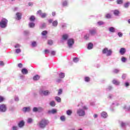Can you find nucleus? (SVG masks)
I'll list each match as a JSON object with an SVG mask.
<instances>
[{
  "mask_svg": "<svg viewBox=\"0 0 130 130\" xmlns=\"http://www.w3.org/2000/svg\"><path fill=\"white\" fill-rule=\"evenodd\" d=\"M103 54H106L107 56H110L112 54V50L111 49L108 50V48H105L102 50Z\"/></svg>",
  "mask_w": 130,
  "mask_h": 130,
  "instance_id": "obj_6",
  "label": "nucleus"
},
{
  "mask_svg": "<svg viewBox=\"0 0 130 130\" xmlns=\"http://www.w3.org/2000/svg\"><path fill=\"white\" fill-rule=\"evenodd\" d=\"M93 46H94V45H93V43H89L87 44V49H88V50H91V49H93Z\"/></svg>",
  "mask_w": 130,
  "mask_h": 130,
  "instance_id": "obj_20",
  "label": "nucleus"
},
{
  "mask_svg": "<svg viewBox=\"0 0 130 130\" xmlns=\"http://www.w3.org/2000/svg\"><path fill=\"white\" fill-rule=\"evenodd\" d=\"M112 89H113V87H112L111 86H109L108 87V88H107L106 90L107 91H111Z\"/></svg>",
  "mask_w": 130,
  "mask_h": 130,
  "instance_id": "obj_52",
  "label": "nucleus"
},
{
  "mask_svg": "<svg viewBox=\"0 0 130 130\" xmlns=\"http://www.w3.org/2000/svg\"><path fill=\"white\" fill-rule=\"evenodd\" d=\"M48 34V31H47V30H44L41 33L42 36H45L47 35Z\"/></svg>",
  "mask_w": 130,
  "mask_h": 130,
  "instance_id": "obj_38",
  "label": "nucleus"
},
{
  "mask_svg": "<svg viewBox=\"0 0 130 130\" xmlns=\"http://www.w3.org/2000/svg\"><path fill=\"white\" fill-rule=\"evenodd\" d=\"M124 85H125V87H126V88H127V87H129V82H125L124 83Z\"/></svg>",
  "mask_w": 130,
  "mask_h": 130,
  "instance_id": "obj_57",
  "label": "nucleus"
},
{
  "mask_svg": "<svg viewBox=\"0 0 130 130\" xmlns=\"http://www.w3.org/2000/svg\"><path fill=\"white\" fill-rule=\"evenodd\" d=\"M18 67L19 68V69H22V68H23V64H22V63H18Z\"/></svg>",
  "mask_w": 130,
  "mask_h": 130,
  "instance_id": "obj_59",
  "label": "nucleus"
},
{
  "mask_svg": "<svg viewBox=\"0 0 130 130\" xmlns=\"http://www.w3.org/2000/svg\"><path fill=\"white\" fill-rule=\"evenodd\" d=\"M119 72H120V70L117 69H114L113 71V73H114V74H118Z\"/></svg>",
  "mask_w": 130,
  "mask_h": 130,
  "instance_id": "obj_41",
  "label": "nucleus"
},
{
  "mask_svg": "<svg viewBox=\"0 0 130 130\" xmlns=\"http://www.w3.org/2000/svg\"><path fill=\"white\" fill-rule=\"evenodd\" d=\"M7 105L4 104L0 105L1 113H5V112H7Z\"/></svg>",
  "mask_w": 130,
  "mask_h": 130,
  "instance_id": "obj_8",
  "label": "nucleus"
},
{
  "mask_svg": "<svg viewBox=\"0 0 130 130\" xmlns=\"http://www.w3.org/2000/svg\"><path fill=\"white\" fill-rule=\"evenodd\" d=\"M44 51H45V54H48V53H49V52H50V51L48 49H45Z\"/></svg>",
  "mask_w": 130,
  "mask_h": 130,
  "instance_id": "obj_61",
  "label": "nucleus"
},
{
  "mask_svg": "<svg viewBox=\"0 0 130 130\" xmlns=\"http://www.w3.org/2000/svg\"><path fill=\"white\" fill-rule=\"evenodd\" d=\"M62 40H61V42L62 41H68L69 40V35L64 34L62 36Z\"/></svg>",
  "mask_w": 130,
  "mask_h": 130,
  "instance_id": "obj_11",
  "label": "nucleus"
},
{
  "mask_svg": "<svg viewBox=\"0 0 130 130\" xmlns=\"http://www.w3.org/2000/svg\"><path fill=\"white\" fill-rule=\"evenodd\" d=\"M90 36H91L90 34L89 33L86 34L84 36V39H85V40H89V39H90Z\"/></svg>",
  "mask_w": 130,
  "mask_h": 130,
  "instance_id": "obj_22",
  "label": "nucleus"
},
{
  "mask_svg": "<svg viewBox=\"0 0 130 130\" xmlns=\"http://www.w3.org/2000/svg\"><path fill=\"white\" fill-rule=\"evenodd\" d=\"M18 126L20 128H22V127H24V126H25V121H24V120H23L20 121L18 123Z\"/></svg>",
  "mask_w": 130,
  "mask_h": 130,
  "instance_id": "obj_10",
  "label": "nucleus"
},
{
  "mask_svg": "<svg viewBox=\"0 0 130 130\" xmlns=\"http://www.w3.org/2000/svg\"><path fill=\"white\" fill-rule=\"evenodd\" d=\"M66 114H67L69 116H71L72 114H73V111L71 109H69L66 111Z\"/></svg>",
  "mask_w": 130,
  "mask_h": 130,
  "instance_id": "obj_28",
  "label": "nucleus"
},
{
  "mask_svg": "<svg viewBox=\"0 0 130 130\" xmlns=\"http://www.w3.org/2000/svg\"><path fill=\"white\" fill-rule=\"evenodd\" d=\"M8 19L2 18L0 21V27L2 29H5L8 27Z\"/></svg>",
  "mask_w": 130,
  "mask_h": 130,
  "instance_id": "obj_3",
  "label": "nucleus"
},
{
  "mask_svg": "<svg viewBox=\"0 0 130 130\" xmlns=\"http://www.w3.org/2000/svg\"><path fill=\"white\" fill-rule=\"evenodd\" d=\"M101 116L103 118H107V116H108V115L107 114V113L106 112H103L101 114Z\"/></svg>",
  "mask_w": 130,
  "mask_h": 130,
  "instance_id": "obj_17",
  "label": "nucleus"
},
{
  "mask_svg": "<svg viewBox=\"0 0 130 130\" xmlns=\"http://www.w3.org/2000/svg\"><path fill=\"white\" fill-rule=\"evenodd\" d=\"M60 120H61V121H64L66 120V116H61L60 117Z\"/></svg>",
  "mask_w": 130,
  "mask_h": 130,
  "instance_id": "obj_47",
  "label": "nucleus"
},
{
  "mask_svg": "<svg viewBox=\"0 0 130 130\" xmlns=\"http://www.w3.org/2000/svg\"><path fill=\"white\" fill-rule=\"evenodd\" d=\"M28 26L29 28H34L35 27V23L34 22H29Z\"/></svg>",
  "mask_w": 130,
  "mask_h": 130,
  "instance_id": "obj_32",
  "label": "nucleus"
},
{
  "mask_svg": "<svg viewBox=\"0 0 130 130\" xmlns=\"http://www.w3.org/2000/svg\"><path fill=\"white\" fill-rule=\"evenodd\" d=\"M49 105L50 106H52V107H54V106L56 105L55 102H54V101H52L50 102Z\"/></svg>",
  "mask_w": 130,
  "mask_h": 130,
  "instance_id": "obj_35",
  "label": "nucleus"
},
{
  "mask_svg": "<svg viewBox=\"0 0 130 130\" xmlns=\"http://www.w3.org/2000/svg\"><path fill=\"white\" fill-rule=\"evenodd\" d=\"M56 82L58 84H60V83H63V80L62 78H59L56 80Z\"/></svg>",
  "mask_w": 130,
  "mask_h": 130,
  "instance_id": "obj_29",
  "label": "nucleus"
},
{
  "mask_svg": "<svg viewBox=\"0 0 130 130\" xmlns=\"http://www.w3.org/2000/svg\"><path fill=\"white\" fill-rule=\"evenodd\" d=\"M48 22L49 24H52V27H54V28H56L58 25V22L57 20L53 21V19H48Z\"/></svg>",
  "mask_w": 130,
  "mask_h": 130,
  "instance_id": "obj_7",
  "label": "nucleus"
},
{
  "mask_svg": "<svg viewBox=\"0 0 130 130\" xmlns=\"http://www.w3.org/2000/svg\"><path fill=\"white\" fill-rule=\"evenodd\" d=\"M48 44L49 45H52L53 44V42L52 41V40H50L48 41Z\"/></svg>",
  "mask_w": 130,
  "mask_h": 130,
  "instance_id": "obj_50",
  "label": "nucleus"
},
{
  "mask_svg": "<svg viewBox=\"0 0 130 130\" xmlns=\"http://www.w3.org/2000/svg\"><path fill=\"white\" fill-rule=\"evenodd\" d=\"M35 20H36V18H35V17H30L29 18V21H30V22H34V21H35Z\"/></svg>",
  "mask_w": 130,
  "mask_h": 130,
  "instance_id": "obj_43",
  "label": "nucleus"
},
{
  "mask_svg": "<svg viewBox=\"0 0 130 130\" xmlns=\"http://www.w3.org/2000/svg\"><path fill=\"white\" fill-rule=\"evenodd\" d=\"M117 35H118V36L119 37H122L123 34H122V33L121 32H118L117 33Z\"/></svg>",
  "mask_w": 130,
  "mask_h": 130,
  "instance_id": "obj_60",
  "label": "nucleus"
},
{
  "mask_svg": "<svg viewBox=\"0 0 130 130\" xmlns=\"http://www.w3.org/2000/svg\"><path fill=\"white\" fill-rule=\"evenodd\" d=\"M27 123H32L33 122V119L32 118H28L27 121Z\"/></svg>",
  "mask_w": 130,
  "mask_h": 130,
  "instance_id": "obj_40",
  "label": "nucleus"
},
{
  "mask_svg": "<svg viewBox=\"0 0 130 130\" xmlns=\"http://www.w3.org/2000/svg\"><path fill=\"white\" fill-rule=\"evenodd\" d=\"M112 83L114 85H115L116 86H119V85L120 84V82H119V81H118L115 79L113 80Z\"/></svg>",
  "mask_w": 130,
  "mask_h": 130,
  "instance_id": "obj_23",
  "label": "nucleus"
},
{
  "mask_svg": "<svg viewBox=\"0 0 130 130\" xmlns=\"http://www.w3.org/2000/svg\"><path fill=\"white\" fill-rule=\"evenodd\" d=\"M5 100V98L4 96H0V103H2V102H4V101Z\"/></svg>",
  "mask_w": 130,
  "mask_h": 130,
  "instance_id": "obj_55",
  "label": "nucleus"
},
{
  "mask_svg": "<svg viewBox=\"0 0 130 130\" xmlns=\"http://www.w3.org/2000/svg\"><path fill=\"white\" fill-rule=\"evenodd\" d=\"M56 112H57V110H56V109H52L51 110H49L48 111V113L49 114H55V113H56Z\"/></svg>",
  "mask_w": 130,
  "mask_h": 130,
  "instance_id": "obj_16",
  "label": "nucleus"
},
{
  "mask_svg": "<svg viewBox=\"0 0 130 130\" xmlns=\"http://www.w3.org/2000/svg\"><path fill=\"white\" fill-rule=\"evenodd\" d=\"M37 45V42L36 41H34L31 43V46L32 47H35Z\"/></svg>",
  "mask_w": 130,
  "mask_h": 130,
  "instance_id": "obj_46",
  "label": "nucleus"
},
{
  "mask_svg": "<svg viewBox=\"0 0 130 130\" xmlns=\"http://www.w3.org/2000/svg\"><path fill=\"white\" fill-rule=\"evenodd\" d=\"M40 29H44V28H46V23H43L40 26Z\"/></svg>",
  "mask_w": 130,
  "mask_h": 130,
  "instance_id": "obj_34",
  "label": "nucleus"
},
{
  "mask_svg": "<svg viewBox=\"0 0 130 130\" xmlns=\"http://www.w3.org/2000/svg\"><path fill=\"white\" fill-rule=\"evenodd\" d=\"M14 47L15 48H20L21 47V45L19 44H16V45H14Z\"/></svg>",
  "mask_w": 130,
  "mask_h": 130,
  "instance_id": "obj_56",
  "label": "nucleus"
},
{
  "mask_svg": "<svg viewBox=\"0 0 130 130\" xmlns=\"http://www.w3.org/2000/svg\"><path fill=\"white\" fill-rule=\"evenodd\" d=\"M55 53H56V52H55V51H51V55L54 56V55H55Z\"/></svg>",
  "mask_w": 130,
  "mask_h": 130,
  "instance_id": "obj_64",
  "label": "nucleus"
},
{
  "mask_svg": "<svg viewBox=\"0 0 130 130\" xmlns=\"http://www.w3.org/2000/svg\"><path fill=\"white\" fill-rule=\"evenodd\" d=\"M61 28H62V29H66V28H67V24L66 23H62L61 24Z\"/></svg>",
  "mask_w": 130,
  "mask_h": 130,
  "instance_id": "obj_49",
  "label": "nucleus"
},
{
  "mask_svg": "<svg viewBox=\"0 0 130 130\" xmlns=\"http://www.w3.org/2000/svg\"><path fill=\"white\" fill-rule=\"evenodd\" d=\"M118 105H119V104H118L117 102H113L111 106L110 110L112 111H114V109L113 107H114V106H118Z\"/></svg>",
  "mask_w": 130,
  "mask_h": 130,
  "instance_id": "obj_12",
  "label": "nucleus"
},
{
  "mask_svg": "<svg viewBox=\"0 0 130 130\" xmlns=\"http://www.w3.org/2000/svg\"><path fill=\"white\" fill-rule=\"evenodd\" d=\"M62 7H68L69 5V2L67 1H63L62 2Z\"/></svg>",
  "mask_w": 130,
  "mask_h": 130,
  "instance_id": "obj_27",
  "label": "nucleus"
},
{
  "mask_svg": "<svg viewBox=\"0 0 130 130\" xmlns=\"http://www.w3.org/2000/svg\"><path fill=\"white\" fill-rule=\"evenodd\" d=\"M112 12L115 16H118L119 15V11L117 10H113Z\"/></svg>",
  "mask_w": 130,
  "mask_h": 130,
  "instance_id": "obj_31",
  "label": "nucleus"
},
{
  "mask_svg": "<svg viewBox=\"0 0 130 130\" xmlns=\"http://www.w3.org/2000/svg\"><path fill=\"white\" fill-rule=\"evenodd\" d=\"M23 112H30L31 111V108L30 107H24L22 108Z\"/></svg>",
  "mask_w": 130,
  "mask_h": 130,
  "instance_id": "obj_14",
  "label": "nucleus"
},
{
  "mask_svg": "<svg viewBox=\"0 0 130 130\" xmlns=\"http://www.w3.org/2000/svg\"><path fill=\"white\" fill-rule=\"evenodd\" d=\"M126 52V49H125V48H121L119 50V53L121 54V55H123L125 54V53Z\"/></svg>",
  "mask_w": 130,
  "mask_h": 130,
  "instance_id": "obj_15",
  "label": "nucleus"
},
{
  "mask_svg": "<svg viewBox=\"0 0 130 130\" xmlns=\"http://www.w3.org/2000/svg\"><path fill=\"white\" fill-rule=\"evenodd\" d=\"M44 111V109L42 108V107H38V112H39V113L41 112H43Z\"/></svg>",
  "mask_w": 130,
  "mask_h": 130,
  "instance_id": "obj_30",
  "label": "nucleus"
},
{
  "mask_svg": "<svg viewBox=\"0 0 130 130\" xmlns=\"http://www.w3.org/2000/svg\"><path fill=\"white\" fill-rule=\"evenodd\" d=\"M58 76L59 78L60 79H64V77H66V74L63 72H60L58 74Z\"/></svg>",
  "mask_w": 130,
  "mask_h": 130,
  "instance_id": "obj_18",
  "label": "nucleus"
},
{
  "mask_svg": "<svg viewBox=\"0 0 130 130\" xmlns=\"http://www.w3.org/2000/svg\"><path fill=\"white\" fill-rule=\"evenodd\" d=\"M88 108L87 106H84L82 108H79L77 110L76 113L78 116L83 117L86 115V110H88Z\"/></svg>",
  "mask_w": 130,
  "mask_h": 130,
  "instance_id": "obj_1",
  "label": "nucleus"
},
{
  "mask_svg": "<svg viewBox=\"0 0 130 130\" xmlns=\"http://www.w3.org/2000/svg\"><path fill=\"white\" fill-rule=\"evenodd\" d=\"M116 3L118 5H121L123 3V0H117Z\"/></svg>",
  "mask_w": 130,
  "mask_h": 130,
  "instance_id": "obj_45",
  "label": "nucleus"
},
{
  "mask_svg": "<svg viewBox=\"0 0 130 130\" xmlns=\"http://www.w3.org/2000/svg\"><path fill=\"white\" fill-rule=\"evenodd\" d=\"M123 109L125 110V111H130V106H124Z\"/></svg>",
  "mask_w": 130,
  "mask_h": 130,
  "instance_id": "obj_36",
  "label": "nucleus"
},
{
  "mask_svg": "<svg viewBox=\"0 0 130 130\" xmlns=\"http://www.w3.org/2000/svg\"><path fill=\"white\" fill-rule=\"evenodd\" d=\"M33 80L34 81H38L40 79V76L38 75H36L33 77Z\"/></svg>",
  "mask_w": 130,
  "mask_h": 130,
  "instance_id": "obj_25",
  "label": "nucleus"
},
{
  "mask_svg": "<svg viewBox=\"0 0 130 130\" xmlns=\"http://www.w3.org/2000/svg\"><path fill=\"white\" fill-rule=\"evenodd\" d=\"M121 60L122 62H126V60H127V59L125 57H122L121 58Z\"/></svg>",
  "mask_w": 130,
  "mask_h": 130,
  "instance_id": "obj_37",
  "label": "nucleus"
},
{
  "mask_svg": "<svg viewBox=\"0 0 130 130\" xmlns=\"http://www.w3.org/2000/svg\"><path fill=\"white\" fill-rule=\"evenodd\" d=\"M9 110L10 111H14L15 110V108L14 107H11L10 108H9Z\"/></svg>",
  "mask_w": 130,
  "mask_h": 130,
  "instance_id": "obj_62",
  "label": "nucleus"
},
{
  "mask_svg": "<svg viewBox=\"0 0 130 130\" xmlns=\"http://www.w3.org/2000/svg\"><path fill=\"white\" fill-rule=\"evenodd\" d=\"M44 87L40 88L39 91V93L40 95H44V96H49L50 95V91L48 90H43Z\"/></svg>",
  "mask_w": 130,
  "mask_h": 130,
  "instance_id": "obj_4",
  "label": "nucleus"
},
{
  "mask_svg": "<svg viewBox=\"0 0 130 130\" xmlns=\"http://www.w3.org/2000/svg\"><path fill=\"white\" fill-rule=\"evenodd\" d=\"M21 73L22 75H27L28 73V69L26 68H22L21 70Z\"/></svg>",
  "mask_w": 130,
  "mask_h": 130,
  "instance_id": "obj_19",
  "label": "nucleus"
},
{
  "mask_svg": "<svg viewBox=\"0 0 130 130\" xmlns=\"http://www.w3.org/2000/svg\"><path fill=\"white\" fill-rule=\"evenodd\" d=\"M88 34H90V35L91 36H95V35H96V34H97V30H96V28H92V29L89 30Z\"/></svg>",
  "mask_w": 130,
  "mask_h": 130,
  "instance_id": "obj_9",
  "label": "nucleus"
},
{
  "mask_svg": "<svg viewBox=\"0 0 130 130\" xmlns=\"http://www.w3.org/2000/svg\"><path fill=\"white\" fill-rule=\"evenodd\" d=\"M16 17H22V14L21 13H17Z\"/></svg>",
  "mask_w": 130,
  "mask_h": 130,
  "instance_id": "obj_63",
  "label": "nucleus"
},
{
  "mask_svg": "<svg viewBox=\"0 0 130 130\" xmlns=\"http://www.w3.org/2000/svg\"><path fill=\"white\" fill-rule=\"evenodd\" d=\"M55 100H56L58 103H60V102H61V99H60V97L59 96H55Z\"/></svg>",
  "mask_w": 130,
  "mask_h": 130,
  "instance_id": "obj_33",
  "label": "nucleus"
},
{
  "mask_svg": "<svg viewBox=\"0 0 130 130\" xmlns=\"http://www.w3.org/2000/svg\"><path fill=\"white\" fill-rule=\"evenodd\" d=\"M21 49L18 48L15 49V52L17 53V54H19V53H21Z\"/></svg>",
  "mask_w": 130,
  "mask_h": 130,
  "instance_id": "obj_42",
  "label": "nucleus"
},
{
  "mask_svg": "<svg viewBox=\"0 0 130 130\" xmlns=\"http://www.w3.org/2000/svg\"><path fill=\"white\" fill-rule=\"evenodd\" d=\"M127 75L126 74H123L122 75V80H125V78H126Z\"/></svg>",
  "mask_w": 130,
  "mask_h": 130,
  "instance_id": "obj_53",
  "label": "nucleus"
},
{
  "mask_svg": "<svg viewBox=\"0 0 130 130\" xmlns=\"http://www.w3.org/2000/svg\"><path fill=\"white\" fill-rule=\"evenodd\" d=\"M33 112H38V107H35L32 109Z\"/></svg>",
  "mask_w": 130,
  "mask_h": 130,
  "instance_id": "obj_44",
  "label": "nucleus"
},
{
  "mask_svg": "<svg viewBox=\"0 0 130 130\" xmlns=\"http://www.w3.org/2000/svg\"><path fill=\"white\" fill-rule=\"evenodd\" d=\"M67 44L69 48H72L75 44V39L73 38H69L67 41Z\"/></svg>",
  "mask_w": 130,
  "mask_h": 130,
  "instance_id": "obj_5",
  "label": "nucleus"
},
{
  "mask_svg": "<svg viewBox=\"0 0 130 130\" xmlns=\"http://www.w3.org/2000/svg\"><path fill=\"white\" fill-rule=\"evenodd\" d=\"M85 83H89L91 81V78L88 76H85L84 78Z\"/></svg>",
  "mask_w": 130,
  "mask_h": 130,
  "instance_id": "obj_24",
  "label": "nucleus"
},
{
  "mask_svg": "<svg viewBox=\"0 0 130 130\" xmlns=\"http://www.w3.org/2000/svg\"><path fill=\"white\" fill-rule=\"evenodd\" d=\"M62 94V89L60 88L58 90V95H61Z\"/></svg>",
  "mask_w": 130,
  "mask_h": 130,
  "instance_id": "obj_54",
  "label": "nucleus"
},
{
  "mask_svg": "<svg viewBox=\"0 0 130 130\" xmlns=\"http://www.w3.org/2000/svg\"><path fill=\"white\" fill-rule=\"evenodd\" d=\"M73 61L74 62H78V61H79V58L78 57H74L73 58Z\"/></svg>",
  "mask_w": 130,
  "mask_h": 130,
  "instance_id": "obj_51",
  "label": "nucleus"
},
{
  "mask_svg": "<svg viewBox=\"0 0 130 130\" xmlns=\"http://www.w3.org/2000/svg\"><path fill=\"white\" fill-rule=\"evenodd\" d=\"M12 130H18L19 129V128L17 126H13L11 128Z\"/></svg>",
  "mask_w": 130,
  "mask_h": 130,
  "instance_id": "obj_48",
  "label": "nucleus"
},
{
  "mask_svg": "<svg viewBox=\"0 0 130 130\" xmlns=\"http://www.w3.org/2000/svg\"><path fill=\"white\" fill-rule=\"evenodd\" d=\"M37 15H39L41 17H46V16H47V14L42 13V11L41 10H38L37 12Z\"/></svg>",
  "mask_w": 130,
  "mask_h": 130,
  "instance_id": "obj_13",
  "label": "nucleus"
},
{
  "mask_svg": "<svg viewBox=\"0 0 130 130\" xmlns=\"http://www.w3.org/2000/svg\"><path fill=\"white\" fill-rule=\"evenodd\" d=\"M109 31L111 33H114L115 32V28L113 26H111L109 28Z\"/></svg>",
  "mask_w": 130,
  "mask_h": 130,
  "instance_id": "obj_26",
  "label": "nucleus"
},
{
  "mask_svg": "<svg viewBox=\"0 0 130 130\" xmlns=\"http://www.w3.org/2000/svg\"><path fill=\"white\" fill-rule=\"evenodd\" d=\"M130 3L129 2H126L124 4V7L125 8V9H127L128 7H129Z\"/></svg>",
  "mask_w": 130,
  "mask_h": 130,
  "instance_id": "obj_39",
  "label": "nucleus"
},
{
  "mask_svg": "<svg viewBox=\"0 0 130 130\" xmlns=\"http://www.w3.org/2000/svg\"><path fill=\"white\" fill-rule=\"evenodd\" d=\"M104 24V22H103V21H99V22H98V24L99 26H101V25H103Z\"/></svg>",
  "mask_w": 130,
  "mask_h": 130,
  "instance_id": "obj_58",
  "label": "nucleus"
},
{
  "mask_svg": "<svg viewBox=\"0 0 130 130\" xmlns=\"http://www.w3.org/2000/svg\"><path fill=\"white\" fill-rule=\"evenodd\" d=\"M128 124V122H121L120 125H121V127H122V128H125L126 125H127Z\"/></svg>",
  "mask_w": 130,
  "mask_h": 130,
  "instance_id": "obj_21",
  "label": "nucleus"
},
{
  "mask_svg": "<svg viewBox=\"0 0 130 130\" xmlns=\"http://www.w3.org/2000/svg\"><path fill=\"white\" fill-rule=\"evenodd\" d=\"M49 123L48 120L45 119H42L39 123V126L40 128H45L46 127V125Z\"/></svg>",
  "mask_w": 130,
  "mask_h": 130,
  "instance_id": "obj_2",
  "label": "nucleus"
}]
</instances>
